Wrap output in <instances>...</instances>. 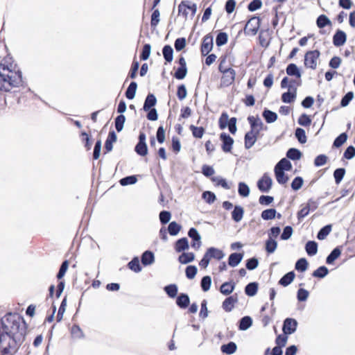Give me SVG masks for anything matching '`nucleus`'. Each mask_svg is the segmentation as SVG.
<instances>
[{"mask_svg":"<svg viewBox=\"0 0 355 355\" xmlns=\"http://www.w3.org/2000/svg\"><path fill=\"white\" fill-rule=\"evenodd\" d=\"M297 321L292 318H286L282 325V331L285 335H291L294 334L297 328Z\"/></svg>","mask_w":355,"mask_h":355,"instance_id":"6e6552de","label":"nucleus"},{"mask_svg":"<svg viewBox=\"0 0 355 355\" xmlns=\"http://www.w3.org/2000/svg\"><path fill=\"white\" fill-rule=\"evenodd\" d=\"M137 89V83L135 81H132L130 83V85H128V87L125 92V97L129 100L133 99L135 96Z\"/></svg>","mask_w":355,"mask_h":355,"instance_id":"72a5a7b5","label":"nucleus"},{"mask_svg":"<svg viewBox=\"0 0 355 355\" xmlns=\"http://www.w3.org/2000/svg\"><path fill=\"white\" fill-rule=\"evenodd\" d=\"M277 211L274 208L267 209L261 212V216L265 220H272L276 217Z\"/></svg>","mask_w":355,"mask_h":355,"instance_id":"a18cd8bd","label":"nucleus"},{"mask_svg":"<svg viewBox=\"0 0 355 355\" xmlns=\"http://www.w3.org/2000/svg\"><path fill=\"white\" fill-rule=\"evenodd\" d=\"M295 136L298 141L303 144L307 141L305 130L302 128H297L295 130Z\"/></svg>","mask_w":355,"mask_h":355,"instance_id":"09e8293b","label":"nucleus"},{"mask_svg":"<svg viewBox=\"0 0 355 355\" xmlns=\"http://www.w3.org/2000/svg\"><path fill=\"white\" fill-rule=\"evenodd\" d=\"M248 121L250 125V131L255 132L256 133H260V129H257L259 123L261 121V119L257 115L256 116H249L248 117Z\"/></svg>","mask_w":355,"mask_h":355,"instance_id":"473e14b6","label":"nucleus"},{"mask_svg":"<svg viewBox=\"0 0 355 355\" xmlns=\"http://www.w3.org/2000/svg\"><path fill=\"white\" fill-rule=\"evenodd\" d=\"M328 268L324 266H322L317 268L315 270H314L312 273V275L314 277L324 278L328 275Z\"/></svg>","mask_w":355,"mask_h":355,"instance_id":"864d4df0","label":"nucleus"},{"mask_svg":"<svg viewBox=\"0 0 355 355\" xmlns=\"http://www.w3.org/2000/svg\"><path fill=\"white\" fill-rule=\"evenodd\" d=\"M243 258V253L233 252L228 257V265L231 267L237 266Z\"/></svg>","mask_w":355,"mask_h":355,"instance_id":"6ab92c4d","label":"nucleus"},{"mask_svg":"<svg viewBox=\"0 0 355 355\" xmlns=\"http://www.w3.org/2000/svg\"><path fill=\"white\" fill-rule=\"evenodd\" d=\"M202 198L209 205L214 203L216 200L215 193L209 191H204L202 194Z\"/></svg>","mask_w":355,"mask_h":355,"instance_id":"e2e57ef3","label":"nucleus"},{"mask_svg":"<svg viewBox=\"0 0 355 355\" xmlns=\"http://www.w3.org/2000/svg\"><path fill=\"white\" fill-rule=\"evenodd\" d=\"M275 168H280V170L284 171H289L292 169V164L286 158H282L277 162Z\"/></svg>","mask_w":355,"mask_h":355,"instance_id":"e433bc0d","label":"nucleus"},{"mask_svg":"<svg viewBox=\"0 0 355 355\" xmlns=\"http://www.w3.org/2000/svg\"><path fill=\"white\" fill-rule=\"evenodd\" d=\"M341 254L340 247L335 248L326 258V263L327 264H332L336 259H337Z\"/></svg>","mask_w":355,"mask_h":355,"instance_id":"4c0bfd02","label":"nucleus"},{"mask_svg":"<svg viewBox=\"0 0 355 355\" xmlns=\"http://www.w3.org/2000/svg\"><path fill=\"white\" fill-rule=\"evenodd\" d=\"M320 53L318 50L307 51L304 55V65L307 68L315 69L317 67V60Z\"/></svg>","mask_w":355,"mask_h":355,"instance_id":"20e7f679","label":"nucleus"},{"mask_svg":"<svg viewBox=\"0 0 355 355\" xmlns=\"http://www.w3.org/2000/svg\"><path fill=\"white\" fill-rule=\"evenodd\" d=\"M305 250L309 256H314L318 252V243L315 241H309L305 245Z\"/></svg>","mask_w":355,"mask_h":355,"instance_id":"f704fd0d","label":"nucleus"},{"mask_svg":"<svg viewBox=\"0 0 355 355\" xmlns=\"http://www.w3.org/2000/svg\"><path fill=\"white\" fill-rule=\"evenodd\" d=\"M220 139L222 141L221 148L225 153H230L232 150L234 144V139L226 132H222L220 135Z\"/></svg>","mask_w":355,"mask_h":355,"instance_id":"9d476101","label":"nucleus"},{"mask_svg":"<svg viewBox=\"0 0 355 355\" xmlns=\"http://www.w3.org/2000/svg\"><path fill=\"white\" fill-rule=\"evenodd\" d=\"M277 247V242L272 238H268L266 241L265 249L268 254L273 253Z\"/></svg>","mask_w":355,"mask_h":355,"instance_id":"37998d69","label":"nucleus"},{"mask_svg":"<svg viewBox=\"0 0 355 355\" xmlns=\"http://www.w3.org/2000/svg\"><path fill=\"white\" fill-rule=\"evenodd\" d=\"M214 46V38L211 34H207L203 37L201 44V53L207 55L212 50Z\"/></svg>","mask_w":355,"mask_h":355,"instance_id":"9b49d317","label":"nucleus"},{"mask_svg":"<svg viewBox=\"0 0 355 355\" xmlns=\"http://www.w3.org/2000/svg\"><path fill=\"white\" fill-rule=\"evenodd\" d=\"M0 349L1 355H14L26 334L27 326L19 314L8 313L1 320Z\"/></svg>","mask_w":355,"mask_h":355,"instance_id":"f257e3e1","label":"nucleus"},{"mask_svg":"<svg viewBox=\"0 0 355 355\" xmlns=\"http://www.w3.org/2000/svg\"><path fill=\"white\" fill-rule=\"evenodd\" d=\"M156 103L157 98L153 94L149 93L145 98L143 110L144 111H148V110L153 109Z\"/></svg>","mask_w":355,"mask_h":355,"instance_id":"aec40b11","label":"nucleus"},{"mask_svg":"<svg viewBox=\"0 0 355 355\" xmlns=\"http://www.w3.org/2000/svg\"><path fill=\"white\" fill-rule=\"evenodd\" d=\"M347 41V34L345 31L338 29L333 36V44L335 46L339 47L345 44Z\"/></svg>","mask_w":355,"mask_h":355,"instance_id":"4468645a","label":"nucleus"},{"mask_svg":"<svg viewBox=\"0 0 355 355\" xmlns=\"http://www.w3.org/2000/svg\"><path fill=\"white\" fill-rule=\"evenodd\" d=\"M252 324V319L250 316H244L239 321V329L241 331H246Z\"/></svg>","mask_w":355,"mask_h":355,"instance_id":"c85d7f7f","label":"nucleus"},{"mask_svg":"<svg viewBox=\"0 0 355 355\" xmlns=\"http://www.w3.org/2000/svg\"><path fill=\"white\" fill-rule=\"evenodd\" d=\"M297 92L288 89L282 94V101L284 103H291L295 100Z\"/></svg>","mask_w":355,"mask_h":355,"instance_id":"c9c22d12","label":"nucleus"},{"mask_svg":"<svg viewBox=\"0 0 355 355\" xmlns=\"http://www.w3.org/2000/svg\"><path fill=\"white\" fill-rule=\"evenodd\" d=\"M162 53L166 62H171L173 59V49L168 45H165L162 49Z\"/></svg>","mask_w":355,"mask_h":355,"instance_id":"58836bf2","label":"nucleus"},{"mask_svg":"<svg viewBox=\"0 0 355 355\" xmlns=\"http://www.w3.org/2000/svg\"><path fill=\"white\" fill-rule=\"evenodd\" d=\"M141 261L145 266L153 264L155 261L153 252L150 250L145 251L141 255Z\"/></svg>","mask_w":355,"mask_h":355,"instance_id":"b1692460","label":"nucleus"},{"mask_svg":"<svg viewBox=\"0 0 355 355\" xmlns=\"http://www.w3.org/2000/svg\"><path fill=\"white\" fill-rule=\"evenodd\" d=\"M236 117L229 119L228 114L223 112L218 119V126L220 130H224L227 127V125H236Z\"/></svg>","mask_w":355,"mask_h":355,"instance_id":"f8f14e48","label":"nucleus"},{"mask_svg":"<svg viewBox=\"0 0 355 355\" xmlns=\"http://www.w3.org/2000/svg\"><path fill=\"white\" fill-rule=\"evenodd\" d=\"M190 304V298L187 293H180L176 298V304L182 309H187Z\"/></svg>","mask_w":355,"mask_h":355,"instance_id":"a211bd4d","label":"nucleus"},{"mask_svg":"<svg viewBox=\"0 0 355 355\" xmlns=\"http://www.w3.org/2000/svg\"><path fill=\"white\" fill-rule=\"evenodd\" d=\"M235 288V283L231 282H225L223 283L220 287V292L225 295H230Z\"/></svg>","mask_w":355,"mask_h":355,"instance_id":"cd10ccee","label":"nucleus"},{"mask_svg":"<svg viewBox=\"0 0 355 355\" xmlns=\"http://www.w3.org/2000/svg\"><path fill=\"white\" fill-rule=\"evenodd\" d=\"M125 122V116L123 114H119L115 118L114 125L118 132L123 130Z\"/></svg>","mask_w":355,"mask_h":355,"instance_id":"49530a36","label":"nucleus"},{"mask_svg":"<svg viewBox=\"0 0 355 355\" xmlns=\"http://www.w3.org/2000/svg\"><path fill=\"white\" fill-rule=\"evenodd\" d=\"M211 285V278L209 275L204 276L200 282V286L204 292H207L210 289Z\"/></svg>","mask_w":355,"mask_h":355,"instance_id":"bf43d9fd","label":"nucleus"},{"mask_svg":"<svg viewBox=\"0 0 355 355\" xmlns=\"http://www.w3.org/2000/svg\"><path fill=\"white\" fill-rule=\"evenodd\" d=\"M259 135V133H256L250 130L245 133L244 137V145L246 149H250L254 145Z\"/></svg>","mask_w":355,"mask_h":355,"instance_id":"2eb2a0df","label":"nucleus"},{"mask_svg":"<svg viewBox=\"0 0 355 355\" xmlns=\"http://www.w3.org/2000/svg\"><path fill=\"white\" fill-rule=\"evenodd\" d=\"M347 139V133L343 132L334 139L333 146L336 148H339L346 142Z\"/></svg>","mask_w":355,"mask_h":355,"instance_id":"052dcab7","label":"nucleus"},{"mask_svg":"<svg viewBox=\"0 0 355 355\" xmlns=\"http://www.w3.org/2000/svg\"><path fill=\"white\" fill-rule=\"evenodd\" d=\"M228 41V35L225 32H219L216 35V44L218 46L225 45Z\"/></svg>","mask_w":355,"mask_h":355,"instance_id":"4d7b16f0","label":"nucleus"},{"mask_svg":"<svg viewBox=\"0 0 355 355\" xmlns=\"http://www.w3.org/2000/svg\"><path fill=\"white\" fill-rule=\"evenodd\" d=\"M137 182V178L135 175L124 177L119 180V183L121 186H128V185H130V184H134Z\"/></svg>","mask_w":355,"mask_h":355,"instance_id":"13d9d810","label":"nucleus"},{"mask_svg":"<svg viewBox=\"0 0 355 355\" xmlns=\"http://www.w3.org/2000/svg\"><path fill=\"white\" fill-rule=\"evenodd\" d=\"M188 236L192 239L191 247L198 249L201 246V236L195 227H191L188 231Z\"/></svg>","mask_w":355,"mask_h":355,"instance_id":"ddd939ff","label":"nucleus"},{"mask_svg":"<svg viewBox=\"0 0 355 355\" xmlns=\"http://www.w3.org/2000/svg\"><path fill=\"white\" fill-rule=\"evenodd\" d=\"M262 116L268 123H272L277 121L278 116L277 114L267 108H265L262 112Z\"/></svg>","mask_w":355,"mask_h":355,"instance_id":"a878e982","label":"nucleus"},{"mask_svg":"<svg viewBox=\"0 0 355 355\" xmlns=\"http://www.w3.org/2000/svg\"><path fill=\"white\" fill-rule=\"evenodd\" d=\"M22 82L21 73L10 56L4 57L0 62V90L9 92Z\"/></svg>","mask_w":355,"mask_h":355,"instance_id":"f03ea898","label":"nucleus"},{"mask_svg":"<svg viewBox=\"0 0 355 355\" xmlns=\"http://www.w3.org/2000/svg\"><path fill=\"white\" fill-rule=\"evenodd\" d=\"M274 173L277 182L280 184H286L288 180V177L285 174V171L280 170V168H274Z\"/></svg>","mask_w":355,"mask_h":355,"instance_id":"2f4dec72","label":"nucleus"},{"mask_svg":"<svg viewBox=\"0 0 355 355\" xmlns=\"http://www.w3.org/2000/svg\"><path fill=\"white\" fill-rule=\"evenodd\" d=\"M117 139L116 134L114 130L110 131L107 138L105 142V149L106 152H110L113 148V143Z\"/></svg>","mask_w":355,"mask_h":355,"instance_id":"5701e85b","label":"nucleus"},{"mask_svg":"<svg viewBox=\"0 0 355 355\" xmlns=\"http://www.w3.org/2000/svg\"><path fill=\"white\" fill-rule=\"evenodd\" d=\"M286 71L288 76H295L297 78H301L302 73L300 69L297 66V64L294 63H290L287 65Z\"/></svg>","mask_w":355,"mask_h":355,"instance_id":"412c9836","label":"nucleus"},{"mask_svg":"<svg viewBox=\"0 0 355 355\" xmlns=\"http://www.w3.org/2000/svg\"><path fill=\"white\" fill-rule=\"evenodd\" d=\"M302 155L301 151L295 148H291L286 152V157L293 161L299 160Z\"/></svg>","mask_w":355,"mask_h":355,"instance_id":"ea45409f","label":"nucleus"},{"mask_svg":"<svg viewBox=\"0 0 355 355\" xmlns=\"http://www.w3.org/2000/svg\"><path fill=\"white\" fill-rule=\"evenodd\" d=\"M189 248L188 239L183 237L177 240L175 243V250L177 252H184Z\"/></svg>","mask_w":355,"mask_h":355,"instance_id":"4be33fe9","label":"nucleus"},{"mask_svg":"<svg viewBox=\"0 0 355 355\" xmlns=\"http://www.w3.org/2000/svg\"><path fill=\"white\" fill-rule=\"evenodd\" d=\"M164 289L169 297L174 298L177 296L178 288L176 284L167 285Z\"/></svg>","mask_w":355,"mask_h":355,"instance_id":"5fc2aeb1","label":"nucleus"},{"mask_svg":"<svg viewBox=\"0 0 355 355\" xmlns=\"http://www.w3.org/2000/svg\"><path fill=\"white\" fill-rule=\"evenodd\" d=\"M182 229V226L175 221H172L168 224V232L171 236H176Z\"/></svg>","mask_w":355,"mask_h":355,"instance_id":"79ce46f5","label":"nucleus"},{"mask_svg":"<svg viewBox=\"0 0 355 355\" xmlns=\"http://www.w3.org/2000/svg\"><path fill=\"white\" fill-rule=\"evenodd\" d=\"M205 252L209 257L210 260L211 259H215L216 260H221L222 259L224 258V257L225 255L222 250H220L215 247H210V248H207V250Z\"/></svg>","mask_w":355,"mask_h":355,"instance_id":"f3484780","label":"nucleus"},{"mask_svg":"<svg viewBox=\"0 0 355 355\" xmlns=\"http://www.w3.org/2000/svg\"><path fill=\"white\" fill-rule=\"evenodd\" d=\"M189 129L192 132V135L195 138L201 139L205 133V128L203 127H197L194 125H191Z\"/></svg>","mask_w":355,"mask_h":355,"instance_id":"6e6d98bb","label":"nucleus"},{"mask_svg":"<svg viewBox=\"0 0 355 355\" xmlns=\"http://www.w3.org/2000/svg\"><path fill=\"white\" fill-rule=\"evenodd\" d=\"M297 123L302 125V126H309L311 125V119L310 118V116L309 115H307L306 114H302L298 120H297Z\"/></svg>","mask_w":355,"mask_h":355,"instance_id":"774afa93","label":"nucleus"},{"mask_svg":"<svg viewBox=\"0 0 355 355\" xmlns=\"http://www.w3.org/2000/svg\"><path fill=\"white\" fill-rule=\"evenodd\" d=\"M187 10H191V15L194 16L197 11V5L189 1H182L178 6V12L179 14L182 13L186 19L188 16Z\"/></svg>","mask_w":355,"mask_h":355,"instance_id":"0eeeda50","label":"nucleus"},{"mask_svg":"<svg viewBox=\"0 0 355 355\" xmlns=\"http://www.w3.org/2000/svg\"><path fill=\"white\" fill-rule=\"evenodd\" d=\"M237 349V345L234 342L230 341L227 344H224L220 347V350L223 354H232L236 352Z\"/></svg>","mask_w":355,"mask_h":355,"instance_id":"c756f323","label":"nucleus"},{"mask_svg":"<svg viewBox=\"0 0 355 355\" xmlns=\"http://www.w3.org/2000/svg\"><path fill=\"white\" fill-rule=\"evenodd\" d=\"M243 208L240 205H235L232 211V218L236 223L240 222L243 217Z\"/></svg>","mask_w":355,"mask_h":355,"instance_id":"bb28decb","label":"nucleus"},{"mask_svg":"<svg viewBox=\"0 0 355 355\" xmlns=\"http://www.w3.org/2000/svg\"><path fill=\"white\" fill-rule=\"evenodd\" d=\"M309 263L305 258L299 259L295 265V268L299 272H304L308 268Z\"/></svg>","mask_w":355,"mask_h":355,"instance_id":"8fccbe9b","label":"nucleus"},{"mask_svg":"<svg viewBox=\"0 0 355 355\" xmlns=\"http://www.w3.org/2000/svg\"><path fill=\"white\" fill-rule=\"evenodd\" d=\"M295 274L293 271H290L285 274L278 282V284L282 286H288L294 280Z\"/></svg>","mask_w":355,"mask_h":355,"instance_id":"393cba45","label":"nucleus"},{"mask_svg":"<svg viewBox=\"0 0 355 355\" xmlns=\"http://www.w3.org/2000/svg\"><path fill=\"white\" fill-rule=\"evenodd\" d=\"M128 268L135 272H139L141 271V267L139 263V260L137 257H134L128 263Z\"/></svg>","mask_w":355,"mask_h":355,"instance_id":"3c124183","label":"nucleus"},{"mask_svg":"<svg viewBox=\"0 0 355 355\" xmlns=\"http://www.w3.org/2000/svg\"><path fill=\"white\" fill-rule=\"evenodd\" d=\"M138 139V143L135 147V151L137 155L141 157L146 156L148 154V146L146 142V134L143 132H140Z\"/></svg>","mask_w":355,"mask_h":355,"instance_id":"423d86ee","label":"nucleus"},{"mask_svg":"<svg viewBox=\"0 0 355 355\" xmlns=\"http://www.w3.org/2000/svg\"><path fill=\"white\" fill-rule=\"evenodd\" d=\"M250 187L245 182H241L238 185V193L241 197H248L250 194Z\"/></svg>","mask_w":355,"mask_h":355,"instance_id":"de8ad7c7","label":"nucleus"},{"mask_svg":"<svg viewBox=\"0 0 355 355\" xmlns=\"http://www.w3.org/2000/svg\"><path fill=\"white\" fill-rule=\"evenodd\" d=\"M197 272L198 269L196 266L192 265L188 266L185 269L186 277L189 279H193L196 277Z\"/></svg>","mask_w":355,"mask_h":355,"instance_id":"338daca9","label":"nucleus"},{"mask_svg":"<svg viewBox=\"0 0 355 355\" xmlns=\"http://www.w3.org/2000/svg\"><path fill=\"white\" fill-rule=\"evenodd\" d=\"M238 302L237 294H234L227 297L222 304L223 309L226 312H230L234 307V304Z\"/></svg>","mask_w":355,"mask_h":355,"instance_id":"dca6fc26","label":"nucleus"},{"mask_svg":"<svg viewBox=\"0 0 355 355\" xmlns=\"http://www.w3.org/2000/svg\"><path fill=\"white\" fill-rule=\"evenodd\" d=\"M316 24L318 28H322L326 26H330L331 21L325 15H320L316 19Z\"/></svg>","mask_w":355,"mask_h":355,"instance_id":"c03bdc74","label":"nucleus"},{"mask_svg":"<svg viewBox=\"0 0 355 355\" xmlns=\"http://www.w3.org/2000/svg\"><path fill=\"white\" fill-rule=\"evenodd\" d=\"M218 70L223 74L222 77V82L224 85L229 86L234 83L236 77V71L234 69L231 67L222 69V62H220L218 67Z\"/></svg>","mask_w":355,"mask_h":355,"instance_id":"7ed1b4c3","label":"nucleus"},{"mask_svg":"<svg viewBox=\"0 0 355 355\" xmlns=\"http://www.w3.org/2000/svg\"><path fill=\"white\" fill-rule=\"evenodd\" d=\"M260 26L259 17H253L248 20L244 28V33L248 35H255Z\"/></svg>","mask_w":355,"mask_h":355,"instance_id":"39448f33","label":"nucleus"},{"mask_svg":"<svg viewBox=\"0 0 355 355\" xmlns=\"http://www.w3.org/2000/svg\"><path fill=\"white\" fill-rule=\"evenodd\" d=\"M331 231V225H327L322 227L317 234V238L319 240L324 239Z\"/></svg>","mask_w":355,"mask_h":355,"instance_id":"603ef678","label":"nucleus"},{"mask_svg":"<svg viewBox=\"0 0 355 355\" xmlns=\"http://www.w3.org/2000/svg\"><path fill=\"white\" fill-rule=\"evenodd\" d=\"M195 259V254L193 252H183L178 257V261L182 264H187L193 261Z\"/></svg>","mask_w":355,"mask_h":355,"instance_id":"a19ab883","label":"nucleus"},{"mask_svg":"<svg viewBox=\"0 0 355 355\" xmlns=\"http://www.w3.org/2000/svg\"><path fill=\"white\" fill-rule=\"evenodd\" d=\"M345 175V169L344 168H336L334 171V178L337 184L340 183Z\"/></svg>","mask_w":355,"mask_h":355,"instance_id":"680f3d73","label":"nucleus"},{"mask_svg":"<svg viewBox=\"0 0 355 355\" xmlns=\"http://www.w3.org/2000/svg\"><path fill=\"white\" fill-rule=\"evenodd\" d=\"M259 288V284L256 282L248 284L245 287V293L249 297L254 296Z\"/></svg>","mask_w":355,"mask_h":355,"instance_id":"7c9ffc66","label":"nucleus"},{"mask_svg":"<svg viewBox=\"0 0 355 355\" xmlns=\"http://www.w3.org/2000/svg\"><path fill=\"white\" fill-rule=\"evenodd\" d=\"M151 52V46L150 44H145L143 46L141 53L140 54V59L141 60H147L149 58Z\"/></svg>","mask_w":355,"mask_h":355,"instance_id":"0e129e2a","label":"nucleus"},{"mask_svg":"<svg viewBox=\"0 0 355 355\" xmlns=\"http://www.w3.org/2000/svg\"><path fill=\"white\" fill-rule=\"evenodd\" d=\"M272 184V180L271 178L266 173L263 174L261 178H260L257 183L259 190L261 192H268Z\"/></svg>","mask_w":355,"mask_h":355,"instance_id":"1a4fd4ad","label":"nucleus"},{"mask_svg":"<svg viewBox=\"0 0 355 355\" xmlns=\"http://www.w3.org/2000/svg\"><path fill=\"white\" fill-rule=\"evenodd\" d=\"M159 218L160 223L162 225H166L171 220V212L168 211L163 210V211H160V213L159 214Z\"/></svg>","mask_w":355,"mask_h":355,"instance_id":"69168bd1","label":"nucleus"}]
</instances>
